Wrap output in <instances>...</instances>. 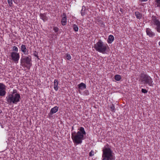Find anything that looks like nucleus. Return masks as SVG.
<instances>
[{"mask_svg":"<svg viewBox=\"0 0 160 160\" xmlns=\"http://www.w3.org/2000/svg\"><path fill=\"white\" fill-rule=\"evenodd\" d=\"M79 130L77 132L74 131L71 134L72 138L74 142L77 144H81L82 142L84 135L86 134V132L84 130V128L82 127H80L78 129Z\"/></svg>","mask_w":160,"mask_h":160,"instance_id":"1","label":"nucleus"},{"mask_svg":"<svg viewBox=\"0 0 160 160\" xmlns=\"http://www.w3.org/2000/svg\"><path fill=\"white\" fill-rule=\"evenodd\" d=\"M111 147L107 144L104 146L102 150V160H114L115 154L111 150Z\"/></svg>","mask_w":160,"mask_h":160,"instance_id":"2","label":"nucleus"},{"mask_svg":"<svg viewBox=\"0 0 160 160\" xmlns=\"http://www.w3.org/2000/svg\"><path fill=\"white\" fill-rule=\"evenodd\" d=\"M21 99L19 93H16L15 94H9L6 98V103L9 105L12 104H17L19 102Z\"/></svg>","mask_w":160,"mask_h":160,"instance_id":"3","label":"nucleus"},{"mask_svg":"<svg viewBox=\"0 0 160 160\" xmlns=\"http://www.w3.org/2000/svg\"><path fill=\"white\" fill-rule=\"evenodd\" d=\"M140 77V80L141 81V83L145 85H148L149 86H153L152 79L148 75L144 73H141Z\"/></svg>","mask_w":160,"mask_h":160,"instance_id":"4","label":"nucleus"},{"mask_svg":"<svg viewBox=\"0 0 160 160\" xmlns=\"http://www.w3.org/2000/svg\"><path fill=\"white\" fill-rule=\"evenodd\" d=\"M108 47V45L104 43L100 40H99L94 45V48L97 51L103 54L105 53Z\"/></svg>","mask_w":160,"mask_h":160,"instance_id":"5","label":"nucleus"},{"mask_svg":"<svg viewBox=\"0 0 160 160\" xmlns=\"http://www.w3.org/2000/svg\"><path fill=\"white\" fill-rule=\"evenodd\" d=\"M31 61L32 59L30 56H22L20 60L21 65L27 68L28 69H30L31 66L32 65Z\"/></svg>","mask_w":160,"mask_h":160,"instance_id":"6","label":"nucleus"},{"mask_svg":"<svg viewBox=\"0 0 160 160\" xmlns=\"http://www.w3.org/2000/svg\"><path fill=\"white\" fill-rule=\"evenodd\" d=\"M151 18L153 24L156 26L155 29L158 32L160 33V21L156 16H152Z\"/></svg>","mask_w":160,"mask_h":160,"instance_id":"7","label":"nucleus"},{"mask_svg":"<svg viewBox=\"0 0 160 160\" xmlns=\"http://www.w3.org/2000/svg\"><path fill=\"white\" fill-rule=\"evenodd\" d=\"M10 56L11 58V60L13 61L15 63H17L20 58V55L19 53L12 52H10Z\"/></svg>","mask_w":160,"mask_h":160,"instance_id":"8","label":"nucleus"},{"mask_svg":"<svg viewBox=\"0 0 160 160\" xmlns=\"http://www.w3.org/2000/svg\"><path fill=\"white\" fill-rule=\"evenodd\" d=\"M147 35L150 38H153L155 35V33L152 32V30L149 28L146 29V30Z\"/></svg>","mask_w":160,"mask_h":160,"instance_id":"9","label":"nucleus"},{"mask_svg":"<svg viewBox=\"0 0 160 160\" xmlns=\"http://www.w3.org/2000/svg\"><path fill=\"white\" fill-rule=\"evenodd\" d=\"M58 108L59 107L57 106L52 108L51 109L50 112L48 113L49 117H51L53 114L56 113L58 111Z\"/></svg>","mask_w":160,"mask_h":160,"instance_id":"10","label":"nucleus"},{"mask_svg":"<svg viewBox=\"0 0 160 160\" xmlns=\"http://www.w3.org/2000/svg\"><path fill=\"white\" fill-rule=\"evenodd\" d=\"M21 49L24 54L27 55L28 54V50L26 46L24 44H22L21 47Z\"/></svg>","mask_w":160,"mask_h":160,"instance_id":"11","label":"nucleus"},{"mask_svg":"<svg viewBox=\"0 0 160 160\" xmlns=\"http://www.w3.org/2000/svg\"><path fill=\"white\" fill-rule=\"evenodd\" d=\"M62 16L63 17H62L61 23L62 25L64 26L67 24V18L65 13H63Z\"/></svg>","mask_w":160,"mask_h":160,"instance_id":"12","label":"nucleus"},{"mask_svg":"<svg viewBox=\"0 0 160 160\" xmlns=\"http://www.w3.org/2000/svg\"><path fill=\"white\" fill-rule=\"evenodd\" d=\"M78 89L79 90H83L86 88V85L85 84L82 82L78 85Z\"/></svg>","mask_w":160,"mask_h":160,"instance_id":"13","label":"nucleus"},{"mask_svg":"<svg viewBox=\"0 0 160 160\" xmlns=\"http://www.w3.org/2000/svg\"><path fill=\"white\" fill-rule=\"evenodd\" d=\"M58 82L57 79H55L54 81V88L55 91H57L58 89Z\"/></svg>","mask_w":160,"mask_h":160,"instance_id":"14","label":"nucleus"},{"mask_svg":"<svg viewBox=\"0 0 160 160\" xmlns=\"http://www.w3.org/2000/svg\"><path fill=\"white\" fill-rule=\"evenodd\" d=\"M114 37L112 35H110L108 38L107 42L108 43H111L114 40Z\"/></svg>","mask_w":160,"mask_h":160,"instance_id":"15","label":"nucleus"},{"mask_svg":"<svg viewBox=\"0 0 160 160\" xmlns=\"http://www.w3.org/2000/svg\"><path fill=\"white\" fill-rule=\"evenodd\" d=\"M40 16L41 18L44 21H47L48 20V18L46 16L45 13H40Z\"/></svg>","mask_w":160,"mask_h":160,"instance_id":"16","label":"nucleus"},{"mask_svg":"<svg viewBox=\"0 0 160 160\" xmlns=\"http://www.w3.org/2000/svg\"><path fill=\"white\" fill-rule=\"evenodd\" d=\"M135 15L136 18L138 19H140L142 17V14L138 11L136 12H135Z\"/></svg>","mask_w":160,"mask_h":160,"instance_id":"17","label":"nucleus"},{"mask_svg":"<svg viewBox=\"0 0 160 160\" xmlns=\"http://www.w3.org/2000/svg\"><path fill=\"white\" fill-rule=\"evenodd\" d=\"M6 90V86L3 83H0V90Z\"/></svg>","mask_w":160,"mask_h":160,"instance_id":"18","label":"nucleus"},{"mask_svg":"<svg viewBox=\"0 0 160 160\" xmlns=\"http://www.w3.org/2000/svg\"><path fill=\"white\" fill-rule=\"evenodd\" d=\"M6 90H0V96L3 97L6 94Z\"/></svg>","mask_w":160,"mask_h":160,"instance_id":"19","label":"nucleus"},{"mask_svg":"<svg viewBox=\"0 0 160 160\" xmlns=\"http://www.w3.org/2000/svg\"><path fill=\"white\" fill-rule=\"evenodd\" d=\"M72 27L74 31L78 32V28L77 25L74 24L72 25Z\"/></svg>","mask_w":160,"mask_h":160,"instance_id":"20","label":"nucleus"},{"mask_svg":"<svg viewBox=\"0 0 160 160\" xmlns=\"http://www.w3.org/2000/svg\"><path fill=\"white\" fill-rule=\"evenodd\" d=\"M114 78L116 80L118 81L120 80L121 79V76L118 74L115 75L114 76Z\"/></svg>","mask_w":160,"mask_h":160,"instance_id":"21","label":"nucleus"},{"mask_svg":"<svg viewBox=\"0 0 160 160\" xmlns=\"http://www.w3.org/2000/svg\"><path fill=\"white\" fill-rule=\"evenodd\" d=\"M85 7L84 6H83L82 7V9L81 10V13L82 16H83L85 15Z\"/></svg>","mask_w":160,"mask_h":160,"instance_id":"22","label":"nucleus"},{"mask_svg":"<svg viewBox=\"0 0 160 160\" xmlns=\"http://www.w3.org/2000/svg\"><path fill=\"white\" fill-rule=\"evenodd\" d=\"M155 2L157 7H160V0H155Z\"/></svg>","mask_w":160,"mask_h":160,"instance_id":"23","label":"nucleus"},{"mask_svg":"<svg viewBox=\"0 0 160 160\" xmlns=\"http://www.w3.org/2000/svg\"><path fill=\"white\" fill-rule=\"evenodd\" d=\"M8 3L10 7H11L12 6V0H7Z\"/></svg>","mask_w":160,"mask_h":160,"instance_id":"24","label":"nucleus"},{"mask_svg":"<svg viewBox=\"0 0 160 160\" xmlns=\"http://www.w3.org/2000/svg\"><path fill=\"white\" fill-rule=\"evenodd\" d=\"M12 50L14 51V52H17L18 51V48L15 46H14L12 48Z\"/></svg>","mask_w":160,"mask_h":160,"instance_id":"25","label":"nucleus"},{"mask_svg":"<svg viewBox=\"0 0 160 160\" xmlns=\"http://www.w3.org/2000/svg\"><path fill=\"white\" fill-rule=\"evenodd\" d=\"M66 58L67 59L69 60L71 59V57L69 54H67L66 56Z\"/></svg>","mask_w":160,"mask_h":160,"instance_id":"26","label":"nucleus"},{"mask_svg":"<svg viewBox=\"0 0 160 160\" xmlns=\"http://www.w3.org/2000/svg\"><path fill=\"white\" fill-rule=\"evenodd\" d=\"M53 30H54L55 32H58L59 30V28L57 27H53Z\"/></svg>","mask_w":160,"mask_h":160,"instance_id":"27","label":"nucleus"},{"mask_svg":"<svg viewBox=\"0 0 160 160\" xmlns=\"http://www.w3.org/2000/svg\"><path fill=\"white\" fill-rule=\"evenodd\" d=\"M110 110L111 111H113L114 110V106L113 104H112V105L110 107Z\"/></svg>","mask_w":160,"mask_h":160,"instance_id":"28","label":"nucleus"},{"mask_svg":"<svg viewBox=\"0 0 160 160\" xmlns=\"http://www.w3.org/2000/svg\"><path fill=\"white\" fill-rule=\"evenodd\" d=\"M94 155V152L92 150L89 153V156L90 157H92V156H93Z\"/></svg>","mask_w":160,"mask_h":160,"instance_id":"29","label":"nucleus"},{"mask_svg":"<svg viewBox=\"0 0 160 160\" xmlns=\"http://www.w3.org/2000/svg\"><path fill=\"white\" fill-rule=\"evenodd\" d=\"M141 91L142 92L144 93H147L148 92L147 90L143 88L142 89Z\"/></svg>","mask_w":160,"mask_h":160,"instance_id":"30","label":"nucleus"},{"mask_svg":"<svg viewBox=\"0 0 160 160\" xmlns=\"http://www.w3.org/2000/svg\"><path fill=\"white\" fill-rule=\"evenodd\" d=\"M17 91L16 89H13L12 93L11 94H15L17 93Z\"/></svg>","mask_w":160,"mask_h":160,"instance_id":"31","label":"nucleus"},{"mask_svg":"<svg viewBox=\"0 0 160 160\" xmlns=\"http://www.w3.org/2000/svg\"><path fill=\"white\" fill-rule=\"evenodd\" d=\"M123 10L122 9V8H120V11L121 12H122V11H123Z\"/></svg>","mask_w":160,"mask_h":160,"instance_id":"32","label":"nucleus"},{"mask_svg":"<svg viewBox=\"0 0 160 160\" xmlns=\"http://www.w3.org/2000/svg\"><path fill=\"white\" fill-rule=\"evenodd\" d=\"M148 0H141L142 2H145L147 1Z\"/></svg>","mask_w":160,"mask_h":160,"instance_id":"33","label":"nucleus"},{"mask_svg":"<svg viewBox=\"0 0 160 160\" xmlns=\"http://www.w3.org/2000/svg\"><path fill=\"white\" fill-rule=\"evenodd\" d=\"M34 56H35V57H36L37 58H38V56L37 55L35 54V55H34Z\"/></svg>","mask_w":160,"mask_h":160,"instance_id":"34","label":"nucleus"},{"mask_svg":"<svg viewBox=\"0 0 160 160\" xmlns=\"http://www.w3.org/2000/svg\"><path fill=\"white\" fill-rule=\"evenodd\" d=\"M158 44L159 46H160V41L159 42Z\"/></svg>","mask_w":160,"mask_h":160,"instance_id":"35","label":"nucleus"},{"mask_svg":"<svg viewBox=\"0 0 160 160\" xmlns=\"http://www.w3.org/2000/svg\"><path fill=\"white\" fill-rule=\"evenodd\" d=\"M73 129V127H72V130Z\"/></svg>","mask_w":160,"mask_h":160,"instance_id":"36","label":"nucleus"}]
</instances>
